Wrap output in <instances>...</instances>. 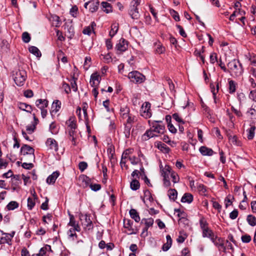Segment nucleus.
<instances>
[{
    "label": "nucleus",
    "instance_id": "f257e3e1",
    "mask_svg": "<svg viewBox=\"0 0 256 256\" xmlns=\"http://www.w3.org/2000/svg\"><path fill=\"white\" fill-rule=\"evenodd\" d=\"M228 72L231 75L238 77L240 76L243 73V68L240 61L236 59H234L227 64Z\"/></svg>",
    "mask_w": 256,
    "mask_h": 256
},
{
    "label": "nucleus",
    "instance_id": "f03ea898",
    "mask_svg": "<svg viewBox=\"0 0 256 256\" xmlns=\"http://www.w3.org/2000/svg\"><path fill=\"white\" fill-rule=\"evenodd\" d=\"M34 150L31 146L24 144L20 148V153L24 156V159L28 162H33L35 158Z\"/></svg>",
    "mask_w": 256,
    "mask_h": 256
},
{
    "label": "nucleus",
    "instance_id": "7ed1b4c3",
    "mask_svg": "<svg viewBox=\"0 0 256 256\" xmlns=\"http://www.w3.org/2000/svg\"><path fill=\"white\" fill-rule=\"evenodd\" d=\"M26 77V72L22 70H18L14 74V80L18 86H23Z\"/></svg>",
    "mask_w": 256,
    "mask_h": 256
},
{
    "label": "nucleus",
    "instance_id": "20e7f679",
    "mask_svg": "<svg viewBox=\"0 0 256 256\" xmlns=\"http://www.w3.org/2000/svg\"><path fill=\"white\" fill-rule=\"evenodd\" d=\"M128 78L132 82L136 84H141L146 80L144 76L136 70L130 72L128 74Z\"/></svg>",
    "mask_w": 256,
    "mask_h": 256
},
{
    "label": "nucleus",
    "instance_id": "39448f33",
    "mask_svg": "<svg viewBox=\"0 0 256 256\" xmlns=\"http://www.w3.org/2000/svg\"><path fill=\"white\" fill-rule=\"evenodd\" d=\"M133 222L129 219L124 220V226L126 228V232L128 234H136L138 230L136 226H133Z\"/></svg>",
    "mask_w": 256,
    "mask_h": 256
},
{
    "label": "nucleus",
    "instance_id": "423d86ee",
    "mask_svg": "<svg viewBox=\"0 0 256 256\" xmlns=\"http://www.w3.org/2000/svg\"><path fill=\"white\" fill-rule=\"evenodd\" d=\"M80 219L81 221L82 224L84 226V228L88 230L92 228L93 224L92 221L90 219V216L87 214H81L80 216Z\"/></svg>",
    "mask_w": 256,
    "mask_h": 256
},
{
    "label": "nucleus",
    "instance_id": "0eeeda50",
    "mask_svg": "<svg viewBox=\"0 0 256 256\" xmlns=\"http://www.w3.org/2000/svg\"><path fill=\"white\" fill-rule=\"evenodd\" d=\"M154 132L158 134H164L165 131V126L161 121H154L152 122V126Z\"/></svg>",
    "mask_w": 256,
    "mask_h": 256
},
{
    "label": "nucleus",
    "instance_id": "6e6552de",
    "mask_svg": "<svg viewBox=\"0 0 256 256\" xmlns=\"http://www.w3.org/2000/svg\"><path fill=\"white\" fill-rule=\"evenodd\" d=\"M98 6L99 2L98 0H90L84 4V7L88 9L90 12H94L98 10Z\"/></svg>",
    "mask_w": 256,
    "mask_h": 256
},
{
    "label": "nucleus",
    "instance_id": "1a4fd4ad",
    "mask_svg": "<svg viewBox=\"0 0 256 256\" xmlns=\"http://www.w3.org/2000/svg\"><path fill=\"white\" fill-rule=\"evenodd\" d=\"M141 116L146 118H150L152 114L150 112V104L148 102H145L142 106L140 110Z\"/></svg>",
    "mask_w": 256,
    "mask_h": 256
},
{
    "label": "nucleus",
    "instance_id": "9d476101",
    "mask_svg": "<svg viewBox=\"0 0 256 256\" xmlns=\"http://www.w3.org/2000/svg\"><path fill=\"white\" fill-rule=\"evenodd\" d=\"M210 240L218 247L219 250L226 251V248L224 246V238L214 236L213 237V240L212 238Z\"/></svg>",
    "mask_w": 256,
    "mask_h": 256
},
{
    "label": "nucleus",
    "instance_id": "9b49d317",
    "mask_svg": "<svg viewBox=\"0 0 256 256\" xmlns=\"http://www.w3.org/2000/svg\"><path fill=\"white\" fill-rule=\"evenodd\" d=\"M128 48V42L123 38H122L118 41V42L116 46V49L118 54H120L126 51Z\"/></svg>",
    "mask_w": 256,
    "mask_h": 256
},
{
    "label": "nucleus",
    "instance_id": "f8f14e48",
    "mask_svg": "<svg viewBox=\"0 0 256 256\" xmlns=\"http://www.w3.org/2000/svg\"><path fill=\"white\" fill-rule=\"evenodd\" d=\"M128 14L132 19L136 20H138L140 16L138 7L134 5L130 6L128 10Z\"/></svg>",
    "mask_w": 256,
    "mask_h": 256
},
{
    "label": "nucleus",
    "instance_id": "ddd939ff",
    "mask_svg": "<svg viewBox=\"0 0 256 256\" xmlns=\"http://www.w3.org/2000/svg\"><path fill=\"white\" fill-rule=\"evenodd\" d=\"M132 152V149H127L124 152L120 162L122 167L126 166V168H128V166L126 165V162L127 160L129 158V157H130V154H131Z\"/></svg>",
    "mask_w": 256,
    "mask_h": 256
},
{
    "label": "nucleus",
    "instance_id": "4468645a",
    "mask_svg": "<svg viewBox=\"0 0 256 256\" xmlns=\"http://www.w3.org/2000/svg\"><path fill=\"white\" fill-rule=\"evenodd\" d=\"M100 76L98 73L92 74L90 77V84L92 87H96L100 82Z\"/></svg>",
    "mask_w": 256,
    "mask_h": 256
},
{
    "label": "nucleus",
    "instance_id": "2eb2a0df",
    "mask_svg": "<svg viewBox=\"0 0 256 256\" xmlns=\"http://www.w3.org/2000/svg\"><path fill=\"white\" fill-rule=\"evenodd\" d=\"M46 144L50 150L56 152L58 150V144L56 140L53 138H48L46 142Z\"/></svg>",
    "mask_w": 256,
    "mask_h": 256
},
{
    "label": "nucleus",
    "instance_id": "dca6fc26",
    "mask_svg": "<svg viewBox=\"0 0 256 256\" xmlns=\"http://www.w3.org/2000/svg\"><path fill=\"white\" fill-rule=\"evenodd\" d=\"M61 102L58 100H55L52 106V110L50 114L52 116L56 114V112L60 110Z\"/></svg>",
    "mask_w": 256,
    "mask_h": 256
},
{
    "label": "nucleus",
    "instance_id": "f3484780",
    "mask_svg": "<svg viewBox=\"0 0 256 256\" xmlns=\"http://www.w3.org/2000/svg\"><path fill=\"white\" fill-rule=\"evenodd\" d=\"M158 136V135L154 132V130H152V128L150 127V129L147 130L142 136V138L144 140H146L150 138Z\"/></svg>",
    "mask_w": 256,
    "mask_h": 256
},
{
    "label": "nucleus",
    "instance_id": "a211bd4d",
    "mask_svg": "<svg viewBox=\"0 0 256 256\" xmlns=\"http://www.w3.org/2000/svg\"><path fill=\"white\" fill-rule=\"evenodd\" d=\"M155 146L164 153L168 154L170 151V148L166 144L160 142H156Z\"/></svg>",
    "mask_w": 256,
    "mask_h": 256
},
{
    "label": "nucleus",
    "instance_id": "6ab92c4d",
    "mask_svg": "<svg viewBox=\"0 0 256 256\" xmlns=\"http://www.w3.org/2000/svg\"><path fill=\"white\" fill-rule=\"evenodd\" d=\"M78 180L82 182V184L84 188H86L88 186H90L91 184V180L85 175L80 176Z\"/></svg>",
    "mask_w": 256,
    "mask_h": 256
},
{
    "label": "nucleus",
    "instance_id": "aec40b11",
    "mask_svg": "<svg viewBox=\"0 0 256 256\" xmlns=\"http://www.w3.org/2000/svg\"><path fill=\"white\" fill-rule=\"evenodd\" d=\"M174 212L177 213L178 216L180 218L179 224L181 222L185 223L188 221V220L186 218V213L184 211H182L180 209H175Z\"/></svg>",
    "mask_w": 256,
    "mask_h": 256
},
{
    "label": "nucleus",
    "instance_id": "412c9836",
    "mask_svg": "<svg viewBox=\"0 0 256 256\" xmlns=\"http://www.w3.org/2000/svg\"><path fill=\"white\" fill-rule=\"evenodd\" d=\"M228 140L230 144L234 146H240L242 144L236 135H228Z\"/></svg>",
    "mask_w": 256,
    "mask_h": 256
},
{
    "label": "nucleus",
    "instance_id": "4be33fe9",
    "mask_svg": "<svg viewBox=\"0 0 256 256\" xmlns=\"http://www.w3.org/2000/svg\"><path fill=\"white\" fill-rule=\"evenodd\" d=\"M199 150L203 156H211L214 154V151L212 149L207 148L205 146L200 147Z\"/></svg>",
    "mask_w": 256,
    "mask_h": 256
},
{
    "label": "nucleus",
    "instance_id": "5701e85b",
    "mask_svg": "<svg viewBox=\"0 0 256 256\" xmlns=\"http://www.w3.org/2000/svg\"><path fill=\"white\" fill-rule=\"evenodd\" d=\"M36 104L40 109H44L48 106V101L46 100L38 99L36 101Z\"/></svg>",
    "mask_w": 256,
    "mask_h": 256
},
{
    "label": "nucleus",
    "instance_id": "b1692460",
    "mask_svg": "<svg viewBox=\"0 0 256 256\" xmlns=\"http://www.w3.org/2000/svg\"><path fill=\"white\" fill-rule=\"evenodd\" d=\"M59 172H54L51 175L48 176L46 179V182L48 184H53L55 182L56 179L59 176Z\"/></svg>",
    "mask_w": 256,
    "mask_h": 256
},
{
    "label": "nucleus",
    "instance_id": "393cba45",
    "mask_svg": "<svg viewBox=\"0 0 256 256\" xmlns=\"http://www.w3.org/2000/svg\"><path fill=\"white\" fill-rule=\"evenodd\" d=\"M166 242L164 244L162 247V250L166 252L169 250L172 244V239L170 235H167L166 236Z\"/></svg>",
    "mask_w": 256,
    "mask_h": 256
},
{
    "label": "nucleus",
    "instance_id": "a878e982",
    "mask_svg": "<svg viewBox=\"0 0 256 256\" xmlns=\"http://www.w3.org/2000/svg\"><path fill=\"white\" fill-rule=\"evenodd\" d=\"M202 231V236L204 238H210V240L212 238L213 240V237L215 236L210 229L209 228H208Z\"/></svg>",
    "mask_w": 256,
    "mask_h": 256
},
{
    "label": "nucleus",
    "instance_id": "bb28decb",
    "mask_svg": "<svg viewBox=\"0 0 256 256\" xmlns=\"http://www.w3.org/2000/svg\"><path fill=\"white\" fill-rule=\"evenodd\" d=\"M102 10L106 13H110L112 12V6L110 4L106 2H103L101 4Z\"/></svg>",
    "mask_w": 256,
    "mask_h": 256
},
{
    "label": "nucleus",
    "instance_id": "cd10ccee",
    "mask_svg": "<svg viewBox=\"0 0 256 256\" xmlns=\"http://www.w3.org/2000/svg\"><path fill=\"white\" fill-rule=\"evenodd\" d=\"M193 200V196L190 193H186L182 196L181 199L182 202H188V204L192 202Z\"/></svg>",
    "mask_w": 256,
    "mask_h": 256
},
{
    "label": "nucleus",
    "instance_id": "c85d7f7f",
    "mask_svg": "<svg viewBox=\"0 0 256 256\" xmlns=\"http://www.w3.org/2000/svg\"><path fill=\"white\" fill-rule=\"evenodd\" d=\"M130 214L131 218L134 219L136 222H138L140 220V217L138 213L135 209H131L130 210Z\"/></svg>",
    "mask_w": 256,
    "mask_h": 256
},
{
    "label": "nucleus",
    "instance_id": "c756f323",
    "mask_svg": "<svg viewBox=\"0 0 256 256\" xmlns=\"http://www.w3.org/2000/svg\"><path fill=\"white\" fill-rule=\"evenodd\" d=\"M4 235V236L0 238V244H8L9 245L11 244L10 243V236H8V234L4 233L3 234Z\"/></svg>",
    "mask_w": 256,
    "mask_h": 256
},
{
    "label": "nucleus",
    "instance_id": "7c9ffc66",
    "mask_svg": "<svg viewBox=\"0 0 256 256\" xmlns=\"http://www.w3.org/2000/svg\"><path fill=\"white\" fill-rule=\"evenodd\" d=\"M172 168L168 165H166L164 168L161 170V174L163 177L168 176V175L172 172Z\"/></svg>",
    "mask_w": 256,
    "mask_h": 256
},
{
    "label": "nucleus",
    "instance_id": "2f4dec72",
    "mask_svg": "<svg viewBox=\"0 0 256 256\" xmlns=\"http://www.w3.org/2000/svg\"><path fill=\"white\" fill-rule=\"evenodd\" d=\"M210 88H211V91H212V94H213V98H214V102L216 103V94L218 93V90H219V84H218V82L216 84V88H215L214 85L213 84H210Z\"/></svg>",
    "mask_w": 256,
    "mask_h": 256
},
{
    "label": "nucleus",
    "instance_id": "473e14b6",
    "mask_svg": "<svg viewBox=\"0 0 256 256\" xmlns=\"http://www.w3.org/2000/svg\"><path fill=\"white\" fill-rule=\"evenodd\" d=\"M66 124L69 129H76V122L72 117L70 118L66 122Z\"/></svg>",
    "mask_w": 256,
    "mask_h": 256
},
{
    "label": "nucleus",
    "instance_id": "72a5a7b5",
    "mask_svg": "<svg viewBox=\"0 0 256 256\" xmlns=\"http://www.w3.org/2000/svg\"><path fill=\"white\" fill-rule=\"evenodd\" d=\"M122 119L126 120L127 125H131L136 120V118L130 114L126 118H123Z\"/></svg>",
    "mask_w": 256,
    "mask_h": 256
},
{
    "label": "nucleus",
    "instance_id": "f704fd0d",
    "mask_svg": "<svg viewBox=\"0 0 256 256\" xmlns=\"http://www.w3.org/2000/svg\"><path fill=\"white\" fill-rule=\"evenodd\" d=\"M19 108L23 110H25L28 112H31L32 108L31 106L24 103H20L18 104Z\"/></svg>",
    "mask_w": 256,
    "mask_h": 256
},
{
    "label": "nucleus",
    "instance_id": "c9c22d12",
    "mask_svg": "<svg viewBox=\"0 0 256 256\" xmlns=\"http://www.w3.org/2000/svg\"><path fill=\"white\" fill-rule=\"evenodd\" d=\"M145 200L150 202H152L154 200V198L152 196V194L150 190H146L144 191V196L143 198V201L144 202H145Z\"/></svg>",
    "mask_w": 256,
    "mask_h": 256
},
{
    "label": "nucleus",
    "instance_id": "e433bc0d",
    "mask_svg": "<svg viewBox=\"0 0 256 256\" xmlns=\"http://www.w3.org/2000/svg\"><path fill=\"white\" fill-rule=\"evenodd\" d=\"M228 90L230 94H232L236 92V83L233 80H230L228 81Z\"/></svg>",
    "mask_w": 256,
    "mask_h": 256
},
{
    "label": "nucleus",
    "instance_id": "4c0bfd02",
    "mask_svg": "<svg viewBox=\"0 0 256 256\" xmlns=\"http://www.w3.org/2000/svg\"><path fill=\"white\" fill-rule=\"evenodd\" d=\"M29 51L37 57H40L42 55L41 52L38 48L34 46H31L30 47Z\"/></svg>",
    "mask_w": 256,
    "mask_h": 256
},
{
    "label": "nucleus",
    "instance_id": "58836bf2",
    "mask_svg": "<svg viewBox=\"0 0 256 256\" xmlns=\"http://www.w3.org/2000/svg\"><path fill=\"white\" fill-rule=\"evenodd\" d=\"M178 192L175 189H170L168 190V196L170 200H174L177 198Z\"/></svg>",
    "mask_w": 256,
    "mask_h": 256
},
{
    "label": "nucleus",
    "instance_id": "ea45409f",
    "mask_svg": "<svg viewBox=\"0 0 256 256\" xmlns=\"http://www.w3.org/2000/svg\"><path fill=\"white\" fill-rule=\"evenodd\" d=\"M256 130V126H251L250 128L247 130L248 138V140H252L254 136V131Z\"/></svg>",
    "mask_w": 256,
    "mask_h": 256
},
{
    "label": "nucleus",
    "instance_id": "a19ab883",
    "mask_svg": "<svg viewBox=\"0 0 256 256\" xmlns=\"http://www.w3.org/2000/svg\"><path fill=\"white\" fill-rule=\"evenodd\" d=\"M247 222L251 226H255L256 225V218L252 215H248L246 218Z\"/></svg>",
    "mask_w": 256,
    "mask_h": 256
},
{
    "label": "nucleus",
    "instance_id": "79ce46f5",
    "mask_svg": "<svg viewBox=\"0 0 256 256\" xmlns=\"http://www.w3.org/2000/svg\"><path fill=\"white\" fill-rule=\"evenodd\" d=\"M96 24L92 22L91 24V26H88L84 29L82 32L84 34L90 35L92 32L94 30L93 26H96Z\"/></svg>",
    "mask_w": 256,
    "mask_h": 256
},
{
    "label": "nucleus",
    "instance_id": "37998d69",
    "mask_svg": "<svg viewBox=\"0 0 256 256\" xmlns=\"http://www.w3.org/2000/svg\"><path fill=\"white\" fill-rule=\"evenodd\" d=\"M21 183L20 176L18 175L14 176L12 178V185L18 186Z\"/></svg>",
    "mask_w": 256,
    "mask_h": 256
},
{
    "label": "nucleus",
    "instance_id": "c03bdc74",
    "mask_svg": "<svg viewBox=\"0 0 256 256\" xmlns=\"http://www.w3.org/2000/svg\"><path fill=\"white\" fill-rule=\"evenodd\" d=\"M130 188L133 190H136L140 188V182L136 180H133L130 184Z\"/></svg>",
    "mask_w": 256,
    "mask_h": 256
},
{
    "label": "nucleus",
    "instance_id": "a18cd8bd",
    "mask_svg": "<svg viewBox=\"0 0 256 256\" xmlns=\"http://www.w3.org/2000/svg\"><path fill=\"white\" fill-rule=\"evenodd\" d=\"M50 130L52 134H56L58 133V126H56L55 122H52L51 123V124L50 126Z\"/></svg>",
    "mask_w": 256,
    "mask_h": 256
},
{
    "label": "nucleus",
    "instance_id": "49530a36",
    "mask_svg": "<svg viewBox=\"0 0 256 256\" xmlns=\"http://www.w3.org/2000/svg\"><path fill=\"white\" fill-rule=\"evenodd\" d=\"M35 198H28V208L29 210H32L36 204Z\"/></svg>",
    "mask_w": 256,
    "mask_h": 256
},
{
    "label": "nucleus",
    "instance_id": "de8ad7c7",
    "mask_svg": "<svg viewBox=\"0 0 256 256\" xmlns=\"http://www.w3.org/2000/svg\"><path fill=\"white\" fill-rule=\"evenodd\" d=\"M200 227L201 228V229L202 230L208 228V223L207 222L206 220V219L204 218V217H202L200 220Z\"/></svg>",
    "mask_w": 256,
    "mask_h": 256
},
{
    "label": "nucleus",
    "instance_id": "09e8293b",
    "mask_svg": "<svg viewBox=\"0 0 256 256\" xmlns=\"http://www.w3.org/2000/svg\"><path fill=\"white\" fill-rule=\"evenodd\" d=\"M120 111V115H121L122 118H126L127 116V115L130 114V110L126 106H125L124 108H121Z\"/></svg>",
    "mask_w": 256,
    "mask_h": 256
},
{
    "label": "nucleus",
    "instance_id": "8fccbe9b",
    "mask_svg": "<svg viewBox=\"0 0 256 256\" xmlns=\"http://www.w3.org/2000/svg\"><path fill=\"white\" fill-rule=\"evenodd\" d=\"M0 46L1 48L4 50H6L9 48V43L6 40H0Z\"/></svg>",
    "mask_w": 256,
    "mask_h": 256
},
{
    "label": "nucleus",
    "instance_id": "3c124183",
    "mask_svg": "<svg viewBox=\"0 0 256 256\" xmlns=\"http://www.w3.org/2000/svg\"><path fill=\"white\" fill-rule=\"evenodd\" d=\"M76 231L75 230L72 228H70L68 232V236L72 238V240L78 238V236L76 234Z\"/></svg>",
    "mask_w": 256,
    "mask_h": 256
},
{
    "label": "nucleus",
    "instance_id": "603ef678",
    "mask_svg": "<svg viewBox=\"0 0 256 256\" xmlns=\"http://www.w3.org/2000/svg\"><path fill=\"white\" fill-rule=\"evenodd\" d=\"M18 206V204L15 201L10 202L6 206L8 210H14Z\"/></svg>",
    "mask_w": 256,
    "mask_h": 256
},
{
    "label": "nucleus",
    "instance_id": "864d4df0",
    "mask_svg": "<svg viewBox=\"0 0 256 256\" xmlns=\"http://www.w3.org/2000/svg\"><path fill=\"white\" fill-rule=\"evenodd\" d=\"M156 52L157 54H161L165 52V48L161 44H158L156 46Z\"/></svg>",
    "mask_w": 256,
    "mask_h": 256
},
{
    "label": "nucleus",
    "instance_id": "5fc2aeb1",
    "mask_svg": "<svg viewBox=\"0 0 256 256\" xmlns=\"http://www.w3.org/2000/svg\"><path fill=\"white\" fill-rule=\"evenodd\" d=\"M118 30V24H114L112 26V29L110 32V35L111 36H114Z\"/></svg>",
    "mask_w": 256,
    "mask_h": 256
},
{
    "label": "nucleus",
    "instance_id": "6e6d98bb",
    "mask_svg": "<svg viewBox=\"0 0 256 256\" xmlns=\"http://www.w3.org/2000/svg\"><path fill=\"white\" fill-rule=\"evenodd\" d=\"M37 124V122L36 124H32L26 126V130L28 134H32L36 128V126Z\"/></svg>",
    "mask_w": 256,
    "mask_h": 256
},
{
    "label": "nucleus",
    "instance_id": "4d7b16f0",
    "mask_svg": "<svg viewBox=\"0 0 256 256\" xmlns=\"http://www.w3.org/2000/svg\"><path fill=\"white\" fill-rule=\"evenodd\" d=\"M146 231L147 232L148 228L152 226L154 224V220L152 218L145 219Z\"/></svg>",
    "mask_w": 256,
    "mask_h": 256
},
{
    "label": "nucleus",
    "instance_id": "13d9d810",
    "mask_svg": "<svg viewBox=\"0 0 256 256\" xmlns=\"http://www.w3.org/2000/svg\"><path fill=\"white\" fill-rule=\"evenodd\" d=\"M22 40L26 43L28 42L30 40V36L28 32H24L22 34Z\"/></svg>",
    "mask_w": 256,
    "mask_h": 256
},
{
    "label": "nucleus",
    "instance_id": "bf43d9fd",
    "mask_svg": "<svg viewBox=\"0 0 256 256\" xmlns=\"http://www.w3.org/2000/svg\"><path fill=\"white\" fill-rule=\"evenodd\" d=\"M131 127H132L131 125H127V124H126L124 127V134L126 138H129V136H130Z\"/></svg>",
    "mask_w": 256,
    "mask_h": 256
},
{
    "label": "nucleus",
    "instance_id": "052dcab7",
    "mask_svg": "<svg viewBox=\"0 0 256 256\" xmlns=\"http://www.w3.org/2000/svg\"><path fill=\"white\" fill-rule=\"evenodd\" d=\"M78 11V7L76 6H74L70 10V14L74 18H76L77 16Z\"/></svg>",
    "mask_w": 256,
    "mask_h": 256
},
{
    "label": "nucleus",
    "instance_id": "680f3d73",
    "mask_svg": "<svg viewBox=\"0 0 256 256\" xmlns=\"http://www.w3.org/2000/svg\"><path fill=\"white\" fill-rule=\"evenodd\" d=\"M100 58L103 60L105 62L108 63L112 61V58L109 54H101Z\"/></svg>",
    "mask_w": 256,
    "mask_h": 256
},
{
    "label": "nucleus",
    "instance_id": "e2e57ef3",
    "mask_svg": "<svg viewBox=\"0 0 256 256\" xmlns=\"http://www.w3.org/2000/svg\"><path fill=\"white\" fill-rule=\"evenodd\" d=\"M91 61V58L88 56H86L85 58L84 63V68L85 69V70H88V68L90 66V64L88 63H90Z\"/></svg>",
    "mask_w": 256,
    "mask_h": 256
},
{
    "label": "nucleus",
    "instance_id": "0e129e2a",
    "mask_svg": "<svg viewBox=\"0 0 256 256\" xmlns=\"http://www.w3.org/2000/svg\"><path fill=\"white\" fill-rule=\"evenodd\" d=\"M241 238L242 242L244 243H248L250 242L252 240L251 236L248 234L242 236Z\"/></svg>",
    "mask_w": 256,
    "mask_h": 256
},
{
    "label": "nucleus",
    "instance_id": "69168bd1",
    "mask_svg": "<svg viewBox=\"0 0 256 256\" xmlns=\"http://www.w3.org/2000/svg\"><path fill=\"white\" fill-rule=\"evenodd\" d=\"M92 190L96 192L101 188V186L100 184H92V182L90 186Z\"/></svg>",
    "mask_w": 256,
    "mask_h": 256
},
{
    "label": "nucleus",
    "instance_id": "338daca9",
    "mask_svg": "<svg viewBox=\"0 0 256 256\" xmlns=\"http://www.w3.org/2000/svg\"><path fill=\"white\" fill-rule=\"evenodd\" d=\"M128 160L133 165L137 164L140 162V160L135 156L129 157Z\"/></svg>",
    "mask_w": 256,
    "mask_h": 256
},
{
    "label": "nucleus",
    "instance_id": "774afa93",
    "mask_svg": "<svg viewBox=\"0 0 256 256\" xmlns=\"http://www.w3.org/2000/svg\"><path fill=\"white\" fill-rule=\"evenodd\" d=\"M78 167H79V169L82 172H83L87 168L88 164L86 162H81L78 164Z\"/></svg>",
    "mask_w": 256,
    "mask_h": 256
}]
</instances>
